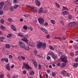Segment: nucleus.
Segmentation results:
<instances>
[{
	"label": "nucleus",
	"instance_id": "obj_1",
	"mask_svg": "<svg viewBox=\"0 0 78 78\" xmlns=\"http://www.w3.org/2000/svg\"><path fill=\"white\" fill-rule=\"evenodd\" d=\"M20 46L22 48H24L25 47V43H23L22 42H21L20 41H19Z\"/></svg>",
	"mask_w": 78,
	"mask_h": 78
},
{
	"label": "nucleus",
	"instance_id": "obj_2",
	"mask_svg": "<svg viewBox=\"0 0 78 78\" xmlns=\"http://www.w3.org/2000/svg\"><path fill=\"white\" fill-rule=\"evenodd\" d=\"M61 60H62V61L65 62V63H67L68 61L67 60V58L65 57H62V58H61Z\"/></svg>",
	"mask_w": 78,
	"mask_h": 78
},
{
	"label": "nucleus",
	"instance_id": "obj_3",
	"mask_svg": "<svg viewBox=\"0 0 78 78\" xmlns=\"http://www.w3.org/2000/svg\"><path fill=\"white\" fill-rule=\"evenodd\" d=\"M38 21L40 24H44V20L43 18H38Z\"/></svg>",
	"mask_w": 78,
	"mask_h": 78
},
{
	"label": "nucleus",
	"instance_id": "obj_4",
	"mask_svg": "<svg viewBox=\"0 0 78 78\" xmlns=\"http://www.w3.org/2000/svg\"><path fill=\"white\" fill-rule=\"evenodd\" d=\"M30 62H33L34 67H37V62L36 61H34L33 59H31L30 60Z\"/></svg>",
	"mask_w": 78,
	"mask_h": 78
},
{
	"label": "nucleus",
	"instance_id": "obj_5",
	"mask_svg": "<svg viewBox=\"0 0 78 78\" xmlns=\"http://www.w3.org/2000/svg\"><path fill=\"white\" fill-rule=\"evenodd\" d=\"M30 10L32 12H37V10L36 9H34V7L30 6Z\"/></svg>",
	"mask_w": 78,
	"mask_h": 78
},
{
	"label": "nucleus",
	"instance_id": "obj_6",
	"mask_svg": "<svg viewBox=\"0 0 78 78\" xmlns=\"http://www.w3.org/2000/svg\"><path fill=\"white\" fill-rule=\"evenodd\" d=\"M23 67L26 69H30V66L28 64L23 63Z\"/></svg>",
	"mask_w": 78,
	"mask_h": 78
},
{
	"label": "nucleus",
	"instance_id": "obj_7",
	"mask_svg": "<svg viewBox=\"0 0 78 78\" xmlns=\"http://www.w3.org/2000/svg\"><path fill=\"white\" fill-rule=\"evenodd\" d=\"M42 44H43V43L42 42H40L38 43L37 45V48H41V47H42Z\"/></svg>",
	"mask_w": 78,
	"mask_h": 78
},
{
	"label": "nucleus",
	"instance_id": "obj_8",
	"mask_svg": "<svg viewBox=\"0 0 78 78\" xmlns=\"http://www.w3.org/2000/svg\"><path fill=\"white\" fill-rule=\"evenodd\" d=\"M21 40H22V41H24L25 42H26L27 44H28L29 43V45H30V42H29V41L27 39L24 38L23 39H21Z\"/></svg>",
	"mask_w": 78,
	"mask_h": 78
},
{
	"label": "nucleus",
	"instance_id": "obj_9",
	"mask_svg": "<svg viewBox=\"0 0 78 78\" xmlns=\"http://www.w3.org/2000/svg\"><path fill=\"white\" fill-rule=\"evenodd\" d=\"M35 2L36 3V4L38 6H39L40 5H41V2L39 1H36Z\"/></svg>",
	"mask_w": 78,
	"mask_h": 78
},
{
	"label": "nucleus",
	"instance_id": "obj_10",
	"mask_svg": "<svg viewBox=\"0 0 78 78\" xmlns=\"http://www.w3.org/2000/svg\"><path fill=\"white\" fill-rule=\"evenodd\" d=\"M7 69L8 70H10V65L9 64H7L6 65Z\"/></svg>",
	"mask_w": 78,
	"mask_h": 78
},
{
	"label": "nucleus",
	"instance_id": "obj_11",
	"mask_svg": "<svg viewBox=\"0 0 78 78\" xmlns=\"http://www.w3.org/2000/svg\"><path fill=\"white\" fill-rule=\"evenodd\" d=\"M46 43H43V44H42V47L43 48H44V49H45V48H46Z\"/></svg>",
	"mask_w": 78,
	"mask_h": 78
},
{
	"label": "nucleus",
	"instance_id": "obj_12",
	"mask_svg": "<svg viewBox=\"0 0 78 78\" xmlns=\"http://www.w3.org/2000/svg\"><path fill=\"white\" fill-rule=\"evenodd\" d=\"M11 27L12 30H14V31H16V28L15 27V26H14L13 25H12L11 26Z\"/></svg>",
	"mask_w": 78,
	"mask_h": 78
},
{
	"label": "nucleus",
	"instance_id": "obj_13",
	"mask_svg": "<svg viewBox=\"0 0 78 78\" xmlns=\"http://www.w3.org/2000/svg\"><path fill=\"white\" fill-rule=\"evenodd\" d=\"M51 56L54 59H56V58H57V56L55 55L54 53H52V54H51Z\"/></svg>",
	"mask_w": 78,
	"mask_h": 78
},
{
	"label": "nucleus",
	"instance_id": "obj_14",
	"mask_svg": "<svg viewBox=\"0 0 78 78\" xmlns=\"http://www.w3.org/2000/svg\"><path fill=\"white\" fill-rule=\"evenodd\" d=\"M66 63H62L61 65V67L62 68H63V67H64L66 66Z\"/></svg>",
	"mask_w": 78,
	"mask_h": 78
},
{
	"label": "nucleus",
	"instance_id": "obj_15",
	"mask_svg": "<svg viewBox=\"0 0 78 78\" xmlns=\"http://www.w3.org/2000/svg\"><path fill=\"white\" fill-rule=\"evenodd\" d=\"M30 46L31 47H34L35 46L34 45V44L33 43H32L31 42H30Z\"/></svg>",
	"mask_w": 78,
	"mask_h": 78
},
{
	"label": "nucleus",
	"instance_id": "obj_16",
	"mask_svg": "<svg viewBox=\"0 0 78 78\" xmlns=\"http://www.w3.org/2000/svg\"><path fill=\"white\" fill-rule=\"evenodd\" d=\"M61 73L63 75V76H64L65 75H66L67 72L65 71H62Z\"/></svg>",
	"mask_w": 78,
	"mask_h": 78
},
{
	"label": "nucleus",
	"instance_id": "obj_17",
	"mask_svg": "<svg viewBox=\"0 0 78 78\" xmlns=\"http://www.w3.org/2000/svg\"><path fill=\"white\" fill-rule=\"evenodd\" d=\"M5 39V38L4 37H0V42H3V39Z\"/></svg>",
	"mask_w": 78,
	"mask_h": 78
},
{
	"label": "nucleus",
	"instance_id": "obj_18",
	"mask_svg": "<svg viewBox=\"0 0 78 78\" xmlns=\"http://www.w3.org/2000/svg\"><path fill=\"white\" fill-rule=\"evenodd\" d=\"M43 8L42 7H41L40 8L39 11V13H42V12H43Z\"/></svg>",
	"mask_w": 78,
	"mask_h": 78
},
{
	"label": "nucleus",
	"instance_id": "obj_19",
	"mask_svg": "<svg viewBox=\"0 0 78 78\" xmlns=\"http://www.w3.org/2000/svg\"><path fill=\"white\" fill-rule=\"evenodd\" d=\"M62 14H64V15L68 14H69V12L67 11H64L63 12Z\"/></svg>",
	"mask_w": 78,
	"mask_h": 78
},
{
	"label": "nucleus",
	"instance_id": "obj_20",
	"mask_svg": "<svg viewBox=\"0 0 78 78\" xmlns=\"http://www.w3.org/2000/svg\"><path fill=\"white\" fill-rule=\"evenodd\" d=\"M35 73H34V72L33 71H30V75H34L35 74Z\"/></svg>",
	"mask_w": 78,
	"mask_h": 78
},
{
	"label": "nucleus",
	"instance_id": "obj_21",
	"mask_svg": "<svg viewBox=\"0 0 78 78\" xmlns=\"http://www.w3.org/2000/svg\"><path fill=\"white\" fill-rule=\"evenodd\" d=\"M10 45L9 44H7L5 45V48H10Z\"/></svg>",
	"mask_w": 78,
	"mask_h": 78
},
{
	"label": "nucleus",
	"instance_id": "obj_22",
	"mask_svg": "<svg viewBox=\"0 0 78 78\" xmlns=\"http://www.w3.org/2000/svg\"><path fill=\"white\" fill-rule=\"evenodd\" d=\"M49 48H50L51 50H55V49H54V48L53 47V46L50 45L49 46Z\"/></svg>",
	"mask_w": 78,
	"mask_h": 78
},
{
	"label": "nucleus",
	"instance_id": "obj_23",
	"mask_svg": "<svg viewBox=\"0 0 78 78\" xmlns=\"http://www.w3.org/2000/svg\"><path fill=\"white\" fill-rule=\"evenodd\" d=\"M74 67H77L78 66V63H74L73 65Z\"/></svg>",
	"mask_w": 78,
	"mask_h": 78
},
{
	"label": "nucleus",
	"instance_id": "obj_24",
	"mask_svg": "<svg viewBox=\"0 0 78 78\" xmlns=\"http://www.w3.org/2000/svg\"><path fill=\"white\" fill-rule=\"evenodd\" d=\"M51 23H52V24H53V25L55 24V23H56V21H55V20H52L51 21Z\"/></svg>",
	"mask_w": 78,
	"mask_h": 78
},
{
	"label": "nucleus",
	"instance_id": "obj_25",
	"mask_svg": "<svg viewBox=\"0 0 78 78\" xmlns=\"http://www.w3.org/2000/svg\"><path fill=\"white\" fill-rule=\"evenodd\" d=\"M1 28L2 30H4L5 28V27H4V26L3 25H2L1 26Z\"/></svg>",
	"mask_w": 78,
	"mask_h": 78
},
{
	"label": "nucleus",
	"instance_id": "obj_26",
	"mask_svg": "<svg viewBox=\"0 0 78 78\" xmlns=\"http://www.w3.org/2000/svg\"><path fill=\"white\" fill-rule=\"evenodd\" d=\"M62 47H63V49H64V50H65V51H67V49H66V46H65V45H62Z\"/></svg>",
	"mask_w": 78,
	"mask_h": 78
},
{
	"label": "nucleus",
	"instance_id": "obj_27",
	"mask_svg": "<svg viewBox=\"0 0 78 78\" xmlns=\"http://www.w3.org/2000/svg\"><path fill=\"white\" fill-rule=\"evenodd\" d=\"M73 26H74V25H73V24L72 23H70L69 25V27H73Z\"/></svg>",
	"mask_w": 78,
	"mask_h": 78
},
{
	"label": "nucleus",
	"instance_id": "obj_28",
	"mask_svg": "<svg viewBox=\"0 0 78 78\" xmlns=\"http://www.w3.org/2000/svg\"><path fill=\"white\" fill-rule=\"evenodd\" d=\"M55 5H56L57 7L58 8H60V6H59V5L56 2L55 3Z\"/></svg>",
	"mask_w": 78,
	"mask_h": 78
},
{
	"label": "nucleus",
	"instance_id": "obj_29",
	"mask_svg": "<svg viewBox=\"0 0 78 78\" xmlns=\"http://www.w3.org/2000/svg\"><path fill=\"white\" fill-rule=\"evenodd\" d=\"M4 5H5V2H2L0 3V5L2 6H3Z\"/></svg>",
	"mask_w": 78,
	"mask_h": 78
},
{
	"label": "nucleus",
	"instance_id": "obj_30",
	"mask_svg": "<svg viewBox=\"0 0 78 78\" xmlns=\"http://www.w3.org/2000/svg\"><path fill=\"white\" fill-rule=\"evenodd\" d=\"M52 75L54 77H55V76H56V73H55L53 72L52 73Z\"/></svg>",
	"mask_w": 78,
	"mask_h": 78
},
{
	"label": "nucleus",
	"instance_id": "obj_31",
	"mask_svg": "<svg viewBox=\"0 0 78 78\" xmlns=\"http://www.w3.org/2000/svg\"><path fill=\"white\" fill-rule=\"evenodd\" d=\"M18 7H19V5H16L13 7V8L14 9H16L17 8H18Z\"/></svg>",
	"mask_w": 78,
	"mask_h": 78
},
{
	"label": "nucleus",
	"instance_id": "obj_32",
	"mask_svg": "<svg viewBox=\"0 0 78 78\" xmlns=\"http://www.w3.org/2000/svg\"><path fill=\"white\" fill-rule=\"evenodd\" d=\"M8 20L9 22H10L11 23H12V19L11 18H9L8 19Z\"/></svg>",
	"mask_w": 78,
	"mask_h": 78
},
{
	"label": "nucleus",
	"instance_id": "obj_33",
	"mask_svg": "<svg viewBox=\"0 0 78 78\" xmlns=\"http://www.w3.org/2000/svg\"><path fill=\"white\" fill-rule=\"evenodd\" d=\"M27 26L25 25H24L23 26V29H24V30H27Z\"/></svg>",
	"mask_w": 78,
	"mask_h": 78
},
{
	"label": "nucleus",
	"instance_id": "obj_34",
	"mask_svg": "<svg viewBox=\"0 0 78 78\" xmlns=\"http://www.w3.org/2000/svg\"><path fill=\"white\" fill-rule=\"evenodd\" d=\"M1 23H2V24H3V23H4V22L3 19H1Z\"/></svg>",
	"mask_w": 78,
	"mask_h": 78
},
{
	"label": "nucleus",
	"instance_id": "obj_35",
	"mask_svg": "<svg viewBox=\"0 0 78 78\" xmlns=\"http://www.w3.org/2000/svg\"><path fill=\"white\" fill-rule=\"evenodd\" d=\"M4 61L5 62H8V58H5Z\"/></svg>",
	"mask_w": 78,
	"mask_h": 78
},
{
	"label": "nucleus",
	"instance_id": "obj_36",
	"mask_svg": "<svg viewBox=\"0 0 78 78\" xmlns=\"http://www.w3.org/2000/svg\"><path fill=\"white\" fill-rule=\"evenodd\" d=\"M3 14V10H1L0 11V15H2Z\"/></svg>",
	"mask_w": 78,
	"mask_h": 78
},
{
	"label": "nucleus",
	"instance_id": "obj_37",
	"mask_svg": "<svg viewBox=\"0 0 78 78\" xmlns=\"http://www.w3.org/2000/svg\"><path fill=\"white\" fill-rule=\"evenodd\" d=\"M19 36L22 37L23 36V34L22 33H20V34H18Z\"/></svg>",
	"mask_w": 78,
	"mask_h": 78
},
{
	"label": "nucleus",
	"instance_id": "obj_38",
	"mask_svg": "<svg viewBox=\"0 0 78 78\" xmlns=\"http://www.w3.org/2000/svg\"><path fill=\"white\" fill-rule=\"evenodd\" d=\"M37 50H35L34 51V54L35 55V56H36V55L37 54Z\"/></svg>",
	"mask_w": 78,
	"mask_h": 78
},
{
	"label": "nucleus",
	"instance_id": "obj_39",
	"mask_svg": "<svg viewBox=\"0 0 78 78\" xmlns=\"http://www.w3.org/2000/svg\"><path fill=\"white\" fill-rule=\"evenodd\" d=\"M73 47L75 49H77L78 48L77 46H76V45H74L73 46Z\"/></svg>",
	"mask_w": 78,
	"mask_h": 78
},
{
	"label": "nucleus",
	"instance_id": "obj_40",
	"mask_svg": "<svg viewBox=\"0 0 78 78\" xmlns=\"http://www.w3.org/2000/svg\"><path fill=\"white\" fill-rule=\"evenodd\" d=\"M10 11H14V9H13V7H11L10 9Z\"/></svg>",
	"mask_w": 78,
	"mask_h": 78
},
{
	"label": "nucleus",
	"instance_id": "obj_41",
	"mask_svg": "<svg viewBox=\"0 0 78 78\" xmlns=\"http://www.w3.org/2000/svg\"><path fill=\"white\" fill-rule=\"evenodd\" d=\"M75 61L76 62H78V58H76L75 59Z\"/></svg>",
	"mask_w": 78,
	"mask_h": 78
},
{
	"label": "nucleus",
	"instance_id": "obj_42",
	"mask_svg": "<svg viewBox=\"0 0 78 78\" xmlns=\"http://www.w3.org/2000/svg\"><path fill=\"white\" fill-rule=\"evenodd\" d=\"M50 35L48 34V35H47L46 36V38H47V39H49V37H50Z\"/></svg>",
	"mask_w": 78,
	"mask_h": 78
},
{
	"label": "nucleus",
	"instance_id": "obj_43",
	"mask_svg": "<svg viewBox=\"0 0 78 78\" xmlns=\"http://www.w3.org/2000/svg\"><path fill=\"white\" fill-rule=\"evenodd\" d=\"M5 58H2L1 59V62H3V61H5Z\"/></svg>",
	"mask_w": 78,
	"mask_h": 78
},
{
	"label": "nucleus",
	"instance_id": "obj_44",
	"mask_svg": "<svg viewBox=\"0 0 78 78\" xmlns=\"http://www.w3.org/2000/svg\"><path fill=\"white\" fill-rule=\"evenodd\" d=\"M9 58L10 59H12V56L11 55H10L9 56Z\"/></svg>",
	"mask_w": 78,
	"mask_h": 78
},
{
	"label": "nucleus",
	"instance_id": "obj_45",
	"mask_svg": "<svg viewBox=\"0 0 78 78\" xmlns=\"http://www.w3.org/2000/svg\"><path fill=\"white\" fill-rule=\"evenodd\" d=\"M41 64H39L38 65V68L39 69H41Z\"/></svg>",
	"mask_w": 78,
	"mask_h": 78
},
{
	"label": "nucleus",
	"instance_id": "obj_46",
	"mask_svg": "<svg viewBox=\"0 0 78 78\" xmlns=\"http://www.w3.org/2000/svg\"><path fill=\"white\" fill-rule=\"evenodd\" d=\"M46 34H47V33H48V31L47 30H46V29H45L44 30V31Z\"/></svg>",
	"mask_w": 78,
	"mask_h": 78
},
{
	"label": "nucleus",
	"instance_id": "obj_47",
	"mask_svg": "<svg viewBox=\"0 0 78 78\" xmlns=\"http://www.w3.org/2000/svg\"><path fill=\"white\" fill-rule=\"evenodd\" d=\"M47 58V60H50V59H51V58H50V56H48Z\"/></svg>",
	"mask_w": 78,
	"mask_h": 78
},
{
	"label": "nucleus",
	"instance_id": "obj_48",
	"mask_svg": "<svg viewBox=\"0 0 78 78\" xmlns=\"http://www.w3.org/2000/svg\"><path fill=\"white\" fill-rule=\"evenodd\" d=\"M25 50H29V47H26L25 48Z\"/></svg>",
	"mask_w": 78,
	"mask_h": 78
},
{
	"label": "nucleus",
	"instance_id": "obj_49",
	"mask_svg": "<svg viewBox=\"0 0 78 78\" xmlns=\"http://www.w3.org/2000/svg\"><path fill=\"white\" fill-rule=\"evenodd\" d=\"M18 59L20 61H22V57H18Z\"/></svg>",
	"mask_w": 78,
	"mask_h": 78
},
{
	"label": "nucleus",
	"instance_id": "obj_50",
	"mask_svg": "<svg viewBox=\"0 0 78 78\" xmlns=\"http://www.w3.org/2000/svg\"><path fill=\"white\" fill-rule=\"evenodd\" d=\"M41 30L42 31H43V32L45 31V29L44 28H41Z\"/></svg>",
	"mask_w": 78,
	"mask_h": 78
},
{
	"label": "nucleus",
	"instance_id": "obj_51",
	"mask_svg": "<svg viewBox=\"0 0 78 78\" xmlns=\"http://www.w3.org/2000/svg\"><path fill=\"white\" fill-rule=\"evenodd\" d=\"M44 25L45 26H47V25H48V23H47V22H45L44 23Z\"/></svg>",
	"mask_w": 78,
	"mask_h": 78
},
{
	"label": "nucleus",
	"instance_id": "obj_52",
	"mask_svg": "<svg viewBox=\"0 0 78 78\" xmlns=\"http://www.w3.org/2000/svg\"><path fill=\"white\" fill-rule=\"evenodd\" d=\"M23 74H26L27 73V71H23Z\"/></svg>",
	"mask_w": 78,
	"mask_h": 78
},
{
	"label": "nucleus",
	"instance_id": "obj_53",
	"mask_svg": "<svg viewBox=\"0 0 78 78\" xmlns=\"http://www.w3.org/2000/svg\"><path fill=\"white\" fill-rule=\"evenodd\" d=\"M7 76H8L9 78H10V77H11V75H10L9 73H8Z\"/></svg>",
	"mask_w": 78,
	"mask_h": 78
},
{
	"label": "nucleus",
	"instance_id": "obj_54",
	"mask_svg": "<svg viewBox=\"0 0 78 78\" xmlns=\"http://www.w3.org/2000/svg\"><path fill=\"white\" fill-rule=\"evenodd\" d=\"M24 16L25 17H28V14L24 15Z\"/></svg>",
	"mask_w": 78,
	"mask_h": 78
},
{
	"label": "nucleus",
	"instance_id": "obj_55",
	"mask_svg": "<svg viewBox=\"0 0 78 78\" xmlns=\"http://www.w3.org/2000/svg\"><path fill=\"white\" fill-rule=\"evenodd\" d=\"M17 0H13V3H17Z\"/></svg>",
	"mask_w": 78,
	"mask_h": 78
},
{
	"label": "nucleus",
	"instance_id": "obj_56",
	"mask_svg": "<svg viewBox=\"0 0 78 78\" xmlns=\"http://www.w3.org/2000/svg\"><path fill=\"white\" fill-rule=\"evenodd\" d=\"M30 31H32V30H33V28L31 27H30Z\"/></svg>",
	"mask_w": 78,
	"mask_h": 78
},
{
	"label": "nucleus",
	"instance_id": "obj_57",
	"mask_svg": "<svg viewBox=\"0 0 78 78\" xmlns=\"http://www.w3.org/2000/svg\"><path fill=\"white\" fill-rule=\"evenodd\" d=\"M72 23L73 24L74 26H75V25H76V23H75V22H73Z\"/></svg>",
	"mask_w": 78,
	"mask_h": 78
},
{
	"label": "nucleus",
	"instance_id": "obj_58",
	"mask_svg": "<svg viewBox=\"0 0 78 78\" xmlns=\"http://www.w3.org/2000/svg\"><path fill=\"white\" fill-rule=\"evenodd\" d=\"M70 55L71 56H73V55H74L73 53H70Z\"/></svg>",
	"mask_w": 78,
	"mask_h": 78
},
{
	"label": "nucleus",
	"instance_id": "obj_59",
	"mask_svg": "<svg viewBox=\"0 0 78 78\" xmlns=\"http://www.w3.org/2000/svg\"><path fill=\"white\" fill-rule=\"evenodd\" d=\"M2 8H3V6H2V5H0V10H1V9H2Z\"/></svg>",
	"mask_w": 78,
	"mask_h": 78
},
{
	"label": "nucleus",
	"instance_id": "obj_60",
	"mask_svg": "<svg viewBox=\"0 0 78 78\" xmlns=\"http://www.w3.org/2000/svg\"><path fill=\"white\" fill-rule=\"evenodd\" d=\"M3 76H4L3 74H1L0 75V77H1V78H2Z\"/></svg>",
	"mask_w": 78,
	"mask_h": 78
},
{
	"label": "nucleus",
	"instance_id": "obj_61",
	"mask_svg": "<svg viewBox=\"0 0 78 78\" xmlns=\"http://www.w3.org/2000/svg\"><path fill=\"white\" fill-rule=\"evenodd\" d=\"M52 53H51V52H50L49 53H48V55H51V54H52Z\"/></svg>",
	"mask_w": 78,
	"mask_h": 78
},
{
	"label": "nucleus",
	"instance_id": "obj_62",
	"mask_svg": "<svg viewBox=\"0 0 78 78\" xmlns=\"http://www.w3.org/2000/svg\"><path fill=\"white\" fill-rule=\"evenodd\" d=\"M78 54V51H76V55H77Z\"/></svg>",
	"mask_w": 78,
	"mask_h": 78
},
{
	"label": "nucleus",
	"instance_id": "obj_63",
	"mask_svg": "<svg viewBox=\"0 0 78 78\" xmlns=\"http://www.w3.org/2000/svg\"><path fill=\"white\" fill-rule=\"evenodd\" d=\"M60 63H57V66H60Z\"/></svg>",
	"mask_w": 78,
	"mask_h": 78
},
{
	"label": "nucleus",
	"instance_id": "obj_64",
	"mask_svg": "<svg viewBox=\"0 0 78 78\" xmlns=\"http://www.w3.org/2000/svg\"><path fill=\"white\" fill-rule=\"evenodd\" d=\"M13 78H17V76H13Z\"/></svg>",
	"mask_w": 78,
	"mask_h": 78
}]
</instances>
